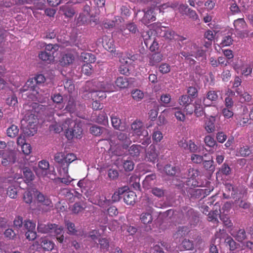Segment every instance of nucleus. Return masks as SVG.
I'll use <instances>...</instances> for the list:
<instances>
[{
    "mask_svg": "<svg viewBox=\"0 0 253 253\" xmlns=\"http://www.w3.org/2000/svg\"><path fill=\"white\" fill-rule=\"evenodd\" d=\"M172 110L174 114V116L178 121L184 122L185 120V116L181 111L179 107H174L172 108Z\"/></svg>",
    "mask_w": 253,
    "mask_h": 253,
    "instance_id": "de8ad7c7",
    "label": "nucleus"
},
{
    "mask_svg": "<svg viewBox=\"0 0 253 253\" xmlns=\"http://www.w3.org/2000/svg\"><path fill=\"white\" fill-rule=\"evenodd\" d=\"M224 191L223 193V197L225 199H229L231 197L233 198H237L241 194L239 187L233 186L229 183H226L224 184Z\"/></svg>",
    "mask_w": 253,
    "mask_h": 253,
    "instance_id": "39448f33",
    "label": "nucleus"
},
{
    "mask_svg": "<svg viewBox=\"0 0 253 253\" xmlns=\"http://www.w3.org/2000/svg\"><path fill=\"white\" fill-rule=\"evenodd\" d=\"M116 135L117 139L122 143L124 149H126L131 143V141L126 133L121 131L117 132Z\"/></svg>",
    "mask_w": 253,
    "mask_h": 253,
    "instance_id": "f3484780",
    "label": "nucleus"
},
{
    "mask_svg": "<svg viewBox=\"0 0 253 253\" xmlns=\"http://www.w3.org/2000/svg\"><path fill=\"white\" fill-rule=\"evenodd\" d=\"M192 101V100L187 95H182L179 97L178 103L180 106L184 107Z\"/></svg>",
    "mask_w": 253,
    "mask_h": 253,
    "instance_id": "4d7b16f0",
    "label": "nucleus"
},
{
    "mask_svg": "<svg viewBox=\"0 0 253 253\" xmlns=\"http://www.w3.org/2000/svg\"><path fill=\"white\" fill-rule=\"evenodd\" d=\"M208 204L211 206L213 205V210L208 214L209 221L213 223L218 222V217L220 215V204L218 202H216L213 204V202H209Z\"/></svg>",
    "mask_w": 253,
    "mask_h": 253,
    "instance_id": "6e6552de",
    "label": "nucleus"
},
{
    "mask_svg": "<svg viewBox=\"0 0 253 253\" xmlns=\"http://www.w3.org/2000/svg\"><path fill=\"white\" fill-rule=\"evenodd\" d=\"M52 229L50 236L56 237L63 234V228L61 226H59L58 225L54 224V226L52 228Z\"/></svg>",
    "mask_w": 253,
    "mask_h": 253,
    "instance_id": "052dcab7",
    "label": "nucleus"
},
{
    "mask_svg": "<svg viewBox=\"0 0 253 253\" xmlns=\"http://www.w3.org/2000/svg\"><path fill=\"white\" fill-rule=\"evenodd\" d=\"M218 95L217 92L214 90H210L207 92L206 97L204 99L203 103L205 105L208 106L209 105L206 104L207 100H209L212 102L216 101Z\"/></svg>",
    "mask_w": 253,
    "mask_h": 253,
    "instance_id": "ea45409f",
    "label": "nucleus"
},
{
    "mask_svg": "<svg viewBox=\"0 0 253 253\" xmlns=\"http://www.w3.org/2000/svg\"><path fill=\"white\" fill-rule=\"evenodd\" d=\"M97 86H100V88L94 91L98 98L101 100L106 97L105 92H112L114 90V86L111 83L97 82Z\"/></svg>",
    "mask_w": 253,
    "mask_h": 253,
    "instance_id": "20e7f679",
    "label": "nucleus"
},
{
    "mask_svg": "<svg viewBox=\"0 0 253 253\" xmlns=\"http://www.w3.org/2000/svg\"><path fill=\"white\" fill-rule=\"evenodd\" d=\"M235 92L239 95L241 98L244 99V101L247 102H250L252 100V96L247 92H243L242 90L240 88H237L235 89Z\"/></svg>",
    "mask_w": 253,
    "mask_h": 253,
    "instance_id": "a18cd8bd",
    "label": "nucleus"
},
{
    "mask_svg": "<svg viewBox=\"0 0 253 253\" xmlns=\"http://www.w3.org/2000/svg\"><path fill=\"white\" fill-rule=\"evenodd\" d=\"M225 243L228 246L230 251H234L236 249V243L232 237L228 236L225 240Z\"/></svg>",
    "mask_w": 253,
    "mask_h": 253,
    "instance_id": "13d9d810",
    "label": "nucleus"
},
{
    "mask_svg": "<svg viewBox=\"0 0 253 253\" xmlns=\"http://www.w3.org/2000/svg\"><path fill=\"white\" fill-rule=\"evenodd\" d=\"M140 219L142 223L144 224H147L152 222L153 217L151 213L143 212L141 214Z\"/></svg>",
    "mask_w": 253,
    "mask_h": 253,
    "instance_id": "a19ab883",
    "label": "nucleus"
},
{
    "mask_svg": "<svg viewBox=\"0 0 253 253\" xmlns=\"http://www.w3.org/2000/svg\"><path fill=\"white\" fill-rule=\"evenodd\" d=\"M126 190H128V188L126 186L119 188L118 191H115L112 195V201L114 202L119 201L123 196V193Z\"/></svg>",
    "mask_w": 253,
    "mask_h": 253,
    "instance_id": "58836bf2",
    "label": "nucleus"
},
{
    "mask_svg": "<svg viewBox=\"0 0 253 253\" xmlns=\"http://www.w3.org/2000/svg\"><path fill=\"white\" fill-rule=\"evenodd\" d=\"M215 117L211 116L209 118H207L205 124V128L208 133H211L215 130Z\"/></svg>",
    "mask_w": 253,
    "mask_h": 253,
    "instance_id": "5701e85b",
    "label": "nucleus"
},
{
    "mask_svg": "<svg viewBox=\"0 0 253 253\" xmlns=\"http://www.w3.org/2000/svg\"><path fill=\"white\" fill-rule=\"evenodd\" d=\"M96 198V199L94 204L98 205L100 207L104 208L109 204V200H108L106 197L103 195H97Z\"/></svg>",
    "mask_w": 253,
    "mask_h": 253,
    "instance_id": "473e14b6",
    "label": "nucleus"
},
{
    "mask_svg": "<svg viewBox=\"0 0 253 253\" xmlns=\"http://www.w3.org/2000/svg\"><path fill=\"white\" fill-rule=\"evenodd\" d=\"M193 113L197 117H201L204 114V110L201 101L198 100L195 102Z\"/></svg>",
    "mask_w": 253,
    "mask_h": 253,
    "instance_id": "f704fd0d",
    "label": "nucleus"
},
{
    "mask_svg": "<svg viewBox=\"0 0 253 253\" xmlns=\"http://www.w3.org/2000/svg\"><path fill=\"white\" fill-rule=\"evenodd\" d=\"M231 235L235 239L239 242H242L247 238V234L244 229H239L237 230H234Z\"/></svg>",
    "mask_w": 253,
    "mask_h": 253,
    "instance_id": "bb28decb",
    "label": "nucleus"
},
{
    "mask_svg": "<svg viewBox=\"0 0 253 253\" xmlns=\"http://www.w3.org/2000/svg\"><path fill=\"white\" fill-rule=\"evenodd\" d=\"M7 195L11 198H15L17 195V188L13 185L9 186L7 190Z\"/></svg>",
    "mask_w": 253,
    "mask_h": 253,
    "instance_id": "e2e57ef3",
    "label": "nucleus"
},
{
    "mask_svg": "<svg viewBox=\"0 0 253 253\" xmlns=\"http://www.w3.org/2000/svg\"><path fill=\"white\" fill-rule=\"evenodd\" d=\"M131 129L133 134L138 137L141 135H147V130L145 128L143 124L141 121L135 120L131 125Z\"/></svg>",
    "mask_w": 253,
    "mask_h": 253,
    "instance_id": "1a4fd4ad",
    "label": "nucleus"
},
{
    "mask_svg": "<svg viewBox=\"0 0 253 253\" xmlns=\"http://www.w3.org/2000/svg\"><path fill=\"white\" fill-rule=\"evenodd\" d=\"M123 198L126 204L133 205L135 202L136 195L135 192L126 190L123 193Z\"/></svg>",
    "mask_w": 253,
    "mask_h": 253,
    "instance_id": "a211bd4d",
    "label": "nucleus"
},
{
    "mask_svg": "<svg viewBox=\"0 0 253 253\" xmlns=\"http://www.w3.org/2000/svg\"><path fill=\"white\" fill-rule=\"evenodd\" d=\"M144 15L141 19V22L145 25H148L151 22L156 20V17L154 14V9L149 8L146 11H144Z\"/></svg>",
    "mask_w": 253,
    "mask_h": 253,
    "instance_id": "dca6fc26",
    "label": "nucleus"
},
{
    "mask_svg": "<svg viewBox=\"0 0 253 253\" xmlns=\"http://www.w3.org/2000/svg\"><path fill=\"white\" fill-rule=\"evenodd\" d=\"M163 138V135L162 132L158 127L155 128L152 134V139L156 142H160Z\"/></svg>",
    "mask_w": 253,
    "mask_h": 253,
    "instance_id": "8fccbe9b",
    "label": "nucleus"
},
{
    "mask_svg": "<svg viewBox=\"0 0 253 253\" xmlns=\"http://www.w3.org/2000/svg\"><path fill=\"white\" fill-rule=\"evenodd\" d=\"M71 208L72 212L76 214L79 213L84 209V207L80 202L75 203Z\"/></svg>",
    "mask_w": 253,
    "mask_h": 253,
    "instance_id": "680f3d73",
    "label": "nucleus"
},
{
    "mask_svg": "<svg viewBox=\"0 0 253 253\" xmlns=\"http://www.w3.org/2000/svg\"><path fill=\"white\" fill-rule=\"evenodd\" d=\"M81 59L83 61L84 64H91L96 61V57L94 54L86 52H82L80 55Z\"/></svg>",
    "mask_w": 253,
    "mask_h": 253,
    "instance_id": "4be33fe9",
    "label": "nucleus"
},
{
    "mask_svg": "<svg viewBox=\"0 0 253 253\" xmlns=\"http://www.w3.org/2000/svg\"><path fill=\"white\" fill-rule=\"evenodd\" d=\"M24 227L27 230L25 233L26 238L29 241L34 240L37 237L36 223L30 220H27L24 224Z\"/></svg>",
    "mask_w": 253,
    "mask_h": 253,
    "instance_id": "423d86ee",
    "label": "nucleus"
},
{
    "mask_svg": "<svg viewBox=\"0 0 253 253\" xmlns=\"http://www.w3.org/2000/svg\"><path fill=\"white\" fill-rule=\"evenodd\" d=\"M72 123H73L72 120L68 118L66 119L62 125L56 123L52 126V127L54 128V130L56 133H60L63 130H65L66 132L68 128L70 127V126H71Z\"/></svg>",
    "mask_w": 253,
    "mask_h": 253,
    "instance_id": "2eb2a0df",
    "label": "nucleus"
},
{
    "mask_svg": "<svg viewBox=\"0 0 253 253\" xmlns=\"http://www.w3.org/2000/svg\"><path fill=\"white\" fill-rule=\"evenodd\" d=\"M138 139L139 142L144 146H148L151 142V137L149 135L148 131L147 135H141V137H138Z\"/></svg>",
    "mask_w": 253,
    "mask_h": 253,
    "instance_id": "bf43d9fd",
    "label": "nucleus"
},
{
    "mask_svg": "<svg viewBox=\"0 0 253 253\" xmlns=\"http://www.w3.org/2000/svg\"><path fill=\"white\" fill-rule=\"evenodd\" d=\"M111 122L112 126L116 129H118L120 130H123L122 127L121 126V121L119 118L117 117L115 115H112L111 117Z\"/></svg>",
    "mask_w": 253,
    "mask_h": 253,
    "instance_id": "09e8293b",
    "label": "nucleus"
},
{
    "mask_svg": "<svg viewBox=\"0 0 253 253\" xmlns=\"http://www.w3.org/2000/svg\"><path fill=\"white\" fill-rule=\"evenodd\" d=\"M65 110L70 113L75 112L77 110L76 102L75 98L72 96H70L67 102Z\"/></svg>",
    "mask_w": 253,
    "mask_h": 253,
    "instance_id": "c9c22d12",
    "label": "nucleus"
},
{
    "mask_svg": "<svg viewBox=\"0 0 253 253\" xmlns=\"http://www.w3.org/2000/svg\"><path fill=\"white\" fill-rule=\"evenodd\" d=\"M184 211H186V216L191 224L197 223L199 222V216L198 213L196 212L194 209L190 207H186L184 209Z\"/></svg>",
    "mask_w": 253,
    "mask_h": 253,
    "instance_id": "4468645a",
    "label": "nucleus"
},
{
    "mask_svg": "<svg viewBox=\"0 0 253 253\" xmlns=\"http://www.w3.org/2000/svg\"><path fill=\"white\" fill-rule=\"evenodd\" d=\"M73 123L66 132V137L69 140L73 137L81 138L83 133V129L79 124L75 123L72 120Z\"/></svg>",
    "mask_w": 253,
    "mask_h": 253,
    "instance_id": "7ed1b4c3",
    "label": "nucleus"
},
{
    "mask_svg": "<svg viewBox=\"0 0 253 253\" xmlns=\"http://www.w3.org/2000/svg\"><path fill=\"white\" fill-rule=\"evenodd\" d=\"M187 93L189 97L192 99H194L197 97L198 94V89L196 87L190 86L187 89Z\"/></svg>",
    "mask_w": 253,
    "mask_h": 253,
    "instance_id": "338daca9",
    "label": "nucleus"
},
{
    "mask_svg": "<svg viewBox=\"0 0 253 253\" xmlns=\"http://www.w3.org/2000/svg\"><path fill=\"white\" fill-rule=\"evenodd\" d=\"M24 120L26 122L27 127L29 128L32 127V126H35V124L37 123V118L35 115L32 113L26 114Z\"/></svg>",
    "mask_w": 253,
    "mask_h": 253,
    "instance_id": "4c0bfd02",
    "label": "nucleus"
},
{
    "mask_svg": "<svg viewBox=\"0 0 253 253\" xmlns=\"http://www.w3.org/2000/svg\"><path fill=\"white\" fill-rule=\"evenodd\" d=\"M115 83L116 85L121 88L127 87L129 84L127 79L123 77H118Z\"/></svg>",
    "mask_w": 253,
    "mask_h": 253,
    "instance_id": "49530a36",
    "label": "nucleus"
},
{
    "mask_svg": "<svg viewBox=\"0 0 253 253\" xmlns=\"http://www.w3.org/2000/svg\"><path fill=\"white\" fill-rule=\"evenodd\" d=\"M93 68L91 64H84L82 68V72L84 75L89 76L93 72Z\"/></svg>",
    "mask_w": 253,
    "mask_h": 253,
    "instance_id": "69168bd1",
    "label": "nucleus"
},
{
    "mask_svg": "<svg viewBox=\"0 0 253 253\" xmlns=\"http://www.w3.org/2000/svg\"><path fill=\"white\" fill-rule=\"evenodd\" d=\"M163 59V55L160 52L152 54L149 58V65L154 66L160 62Z\"/></svg>",
    "mask_w": 253,
    "mask_h": 253,
    "instance_id": "2f4dec72",
    "label": "nucleus"
},
{
    "mask_svg": "<svg viewBox=\"0 0 253 253\" xmlns=\"http://www.w3.org/2000/svg\"><path fill=\"white\" fill-rule=\"evenodd\" d=\"M120 62L122 63L119 68V71L120 74L126 76H128L130 74L128 66V61L125 58H121Z\"/></svg>",
    "mask_w": 253,
    "mask_h": 253,
    "instance_id": "c756f323",
    "label": "nucleus"
},
{
    "mask_svg": "<svg viewBox=\"0 0 253 253\" xmlns=\"http://www.w3.org/2000/svg\"><path fill=\"white\" fill-rule=\"evenodd\" d=\"M164 171L169 176H175L180 172V169L178 166L167 164L164 167Z\"/></svg>",
    "mask_w": 253,
    "mask_h": 253,
    "instance_id": "412c9836",
    "label": "nucleus"
},
{
    "mask_svg": "<svg viewBox=\"0 0 253 253\" xmlns=\"http://www.w3.org/2000/svg\"><path fill=\"white\" fill-rule=\"evenodd\" d=\"M40 59L43 61L51 62L54 59L53 52H48L47 51H41L39 54Z\"/></svg>",
    "mask_w": 253,
    "mask_h": 253,
    "instance_id": "cd10ccee",
    "label": "nucleus"
},
{
    "mask_svg": "<svg viewBox=\"0 0 253 253\" xmlns=\"http://www.w3.org/2000/svg\"><path fill=\"white\" fill-rule=\"evenodd\" d=\"M54 226V224L52 223H48L47 224L42 223H38L37 229L39 232L42 233H46L49 234V235L51 234L52 228Z\"/></svg>",
    "mask_w": 253,
    "mask_h": 253,
    "instance_id": "a878e982",
    "label": "nucleus"
},
{
    "mask_svg": "<svg viewBox=\"0 0 253 253\" xmlns=\"http://www.w3.org/2000/svg\"><path fill=\"white\" fill-rule=\"evenodd\" d=\"M36 199L40 204L39 210L42 212H47L53 210V205L49 196L36 191Z\"/></svg>",
    "mask_w": 253,
    "mask_h": 253,
    "instance_id": "f257e3e1",
    "label": "nucleus"
},
{
    "mask_svg": "<svg viewBox=\"0 0 253 253\" xmlns=\"http://www.w3.org/2000/svg\"><path fill=\"white\" fill-rule=\"evenodd\" d=\"M54 159L55 161L62 167V169L65 166V154L63 152H58L55 154Z\"/></svg>",
    "mask_w": 253,
    "mask_h": 253,
    "instance_id": "37998d69",
    "label": "nucleus"
},
{
    "mask_svg": "<svg viewBox=\"0 0 253 253\" xmlns=\"http://www.w3.org/2000/svg\"><path fill=\"white\" fill-rule=\"evenodd\" d=\"M23 175L24 178L28 182L34 179V174L29 168L26 167L23 169Z\"/></svg>",
    "mask_w": 253,
    "mask_h": 253,
    "instance_id": "3c124183",
    "label": "nucleus"
},
{
    "mask_svg": "<svg viewBox=\"0 0 253 253\" xmlns=\"http://www.w3.org/2000/svg\"><path fill=\"white\" fill-rule=\"evenodd\" d=\"M126 30L132 34L136 35L137 33H139L137 26L134 22L127 23L126 25V28H122L120 29L121 34L124 37L127 38L129 36V34L126 32Z\"/></svg>",
    "mask_w": 253,
    "mask_h": 253,
    "instance_id": "f8f14e48",
    "label": "nucleus"
},
{
    "mask_svg": "<svg viewBox=\"0 0 253 253\" xmlns=\"http://www.w3.org/2000/svg\"><path fill=\"white\" fill-rule=\"evenodd\" d=\"M150 33L152 34V32H148L146 36H143L144 42L146 47H149V49L152 52H155L159 48V44L150 35Z\"/></svg>",
    "mask_w": 253,
    "mask_h": 253,
    "instance_id": "9d476101",
    "label": "nucleus"
},
{
    "mask_svg": "<svg viewBox=\"0 0 253 253\" xmlns=\"http://www.w3.org/2000/svg\"><path fill=\"white\" fill-rule=\"evenodd\" d=\"M40 246L44 251H51L54 249V243L46 238H42Z\"/></svg>",
    "mask_w": 253,
    "mask_h": 253,
    "instance_id": "393cba45",
    "label": "nucleus"
},
{
    "mask_svg": "<svg viewBox=\"0 0 253 253\" xmlns=\"http://www.w3.org/2000/svg\"><path fill=\"white\" fill-rule=\"evenodd\" d=\"M142 147L140 145L133 144L128 149L129 155L133 158L139 156Z\"/></svg>",
    "mask_w": 253,
    "mask_h": 253,
    "instance_id": "7c9ffc66",
    "label": "nucleus"
},
{
    "mask_svg": "<svg viewBox=\"0 0 253 253\" xmlns=\"http://www.w3.org/2000/svg\"><path fill=\"white\" fill-rule=\"evenodd\" d=\"M60 11L67 17L72 18L75 14V10L74 7L70 4V2L66 3L65 5L60 7Z\"/></svg>",
    "mask_w": 253,
    "mask_h": 253,
    "instance_id": "6ab92c4d",
    "label": "nucleus"
},
{
    "mask_svg": "<svg viewBox=\"0 0 253 253\" xmlns=\"http://www.w3.org/2000/svg\"><path fill=\"white\" fill-rule=\"evenodd\" d=\"M102 44L104 48L109 52H112L115 51V45L112 39L108 38L107 36L104 37Z\"/></svg>",
    "mask_w": 253,
    "mask_h": 253,
    "instance_id": "b1692460",
    "label": "nucleus"
},
{
    "mask_svg": "<svg viewBox=\"0 0 253 253\" xmlns=\"http://www.w3.org/2000/svg\"><path fill=\"white\" fill-rule=\"evenodd\" d=\"M181 246L184 249L186 250H191L194 248L193 241L188 239H184L181 243Z\"/></svg>",
    "mask_w": 253,
    "mask_h": 253,
    "instance_id": "774afa93",
    "label": "nucleus"
},
{
    "mask_svg": "<svg viewBox=\"0 0 253 253\" xmlns=\"http://www.w3.org/2000/svg\"><path fill=\"white\" fill-rule=\"evenodd\" d=\"M190 198L192 199H202L209 195L210 193L207 189H199L190 188L187 191Z\"/></svg>",
    "mask_w": 253,
    "mask_h": 253,
    "instance_id": "0eeeda50",
    "label": "nucleus"
},
{
    "mask_svg": "<svg viewBox=\"0 0 253 253\" xmlns=\"http://www.w3.org/2000/svg\"><path fill=\"white\" fill-rule=\"evenodd\" d=\"M16 161V157L14 153L11 151L3 152L2 155L1 164L4 166L9 164H13Z\"/></svg>",
    "mask_w": 253,
    "mask_h": 253,
    "instance_id": "ddd939ff",
    "label": "nucleus"
},
{
    "mask_svg": "<svg viewBox=\"0 0 253 253\" xmlns=\"http://www.w3.org/2000/svg\"><path fill=\"white\" fill-rule=\"evenodd\" d=\"M248 110L247 107L243 108V111L242 114L235 115V118L237 121V124L240 126H247L250 119L249 118Z\"/></svg>",
    "mask_w": 253,
    "mask_h": 253,
    "instance_id": "9b49d317",
    "label": "nucleus"
},
{
    "mask_svg": "<svg viewBox=\"0 0 253 253\" xmlns=\"http://www.w3.org/2000/svg\"><path fill=\"white\" fill-rule=\"evenodd\" d=\"M233 24L238 37L243 39L248 37L249 32L245 30L247 25L244 18H238L234 20Z\"/></svg>",
    "mask_w": 253,
    "mask_h": 253,
    "instance_id": "f03ea898",
    "label": "nucleus"
},
{
    "mask_svg": "<svg viewBox=\"0 0 253 253\" xmlns=\"http://www.w3.org/2000/svg\"><path fill=\"white\" fill-rule=\"evenodd\" d=\"M163 32V37L168 40H172L177 36L174 31L170 29L164 30Z\"/></svg>",
    "mask_w": 253,
    "mask_h": 253,
    "instance_id": "6e6d98bb",
    "label": "nucleus"
},
{
    "mask_svg": "<svg viewBox=\"0 0 253 253\" xmlns=\"http://www.w3.org/2000/svg\"><path fill=\"white\" fill-rule=\"evenodd\" d=\"M151 193L154 196L158 198H161L164 196L166 193V190L162 188L155 187L152 188Z\"/></svg>",
    "mask_w": 253,
    "mask_h": 253,
    "instance_id": "864d4df0",
    "label": "nucleus"
},
{
    "mask_svg": "<svg viewBox=\"0 0 253 253\" xmlns=\"http://www.w3.org/2000/svg\"><path fill=\"white\" fill-rule=\"evenodd\" d=\"M19 132V128L18 126L14 125H12L8 127L6 130L7 135L11 138L16 137Z\"/></svg>",
    "mask_w": 253,
    "mask_h": 253,
    "instance_id": "79ce46f5",
    "label": "nucleus"
},
{
    "mask_svg": "<svg viewBox=\"0 0 253 253\" xmlns=\"http://www.w3.org/2000/svg\"><path fill=\"white\" fill-rule=\"evenodd\" d=\"M146 158L148 161L154 163L158 158V154L156 152V147L151 144L148 148L146 154Z\"/></svg>",
    "mask_w": 253,
    "mask_h": 253,
    "instance_id": "aec40b11",
    "label": "nucleus"
},
{
    "mask_svg": "<svg viewBox=\"0 0 253 253\" xmlns=\"http://www.w3.org/2000/svg\"><path fill=\"white\" fill-rule=\"evenodd\" d=\"M37 190L33 189L25 191L23 195V200L27 204H31L33 201V195L36 196Z\"/></svg>",
    "mask_w": 253,
    "mask_h": 253,
    "instance_id": "e433bc0d",
    "label": "nucleus"
},
{
    "mask_svg": "<svg viewBox=\"0 0 253 253\" xmlns=\"http://www.w3.org/2000/svg\"><path fill=\"white\" fill-rule=\"evenodd\" d=\"M204 142L206 146L209 147H214L217 144L214 137L210 135L205 137Z\"/></svg>",
    "mask_w": 253,
    "mask_h": 253,
    "instance_id": "5fc2aeb1",
    "label": "nucleus"
},
{
    "mask_svg": "<svg viewBox=\"0 0 253 253\" xmlns=\"http://www.w3.org/2000/svg\"><path fill=\"white\" fill-rule=\"evenodd\" d=\"M240 155L242 157H247L252 153V151L248 146L241 147L238 151Z\"/></svg>",
    "mask_w": 253,
    "mask_h": 253,
    "instance_id": "0e129e2a",
    "label": "nucleus"
},
{
    "mask_svg": "<svg viewBox=\"0 0 253 253\" xmlns=\"http://www.w3.org/2000/svg\"><path fill=\"white\" fill-rule=\"evenodd\" d=\"M189 231V228L186 226L179 227L175 235L177 238L182 237L186 236Z\"/></svg>",
    "mask_w": 253,
    "mask_h": 253,
    "instance_id": "603ef678",
    "label": "nucleus"
},
{
    "mask_svg": "<svg viewBox=\"0 0 253 253\" xmlns=\"http://www.w3.org/2000/svg\"><path fill=\"white\" fill-rule=\"evenodd\" d=\"M76 159V156L73 153H69L65 155V166L63 168V170L65 173H68V167L70 164Z\"/></svg>",
    "mask_w": 253,
    "mask_h": 253,
    "instance_id": "c85d7f7f",
    "label": "nucleus"
},
{
    "mask_svg": "<svg viewBox=\"0 0 253 253\" xmlns=\"http://www.w3.org/2000/svg\"><path fill=\"white\" fill-rule=\"evenodd\" d=\"M104 127L94 125L90 128V131L91 134L95 136H100L101 134L106 131Z\"/></svg>",
    "mask_w": 253,
    "mask_h": 253,
    "instance_id": "c03bdc74",
    "label": "nucleus"
},
{
    "mask_svg": "<svg viewBox=\"0 0 253 253\" xmlns=\"http://www.w3.org/2000/svg\"><path fill=\"white\" fill-rule=\"evenodd\" d=\"M75 59L74 56L71 53L65 54L61 58L60 62L62 66H67L72 64Z\"/></svg>",
    "mask_w": 253,
    "mask_h": 253,
    "instance_id": "72a5a7b5",
    "label": "nucleus"
}]
</instances>
